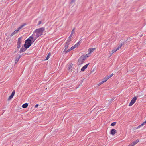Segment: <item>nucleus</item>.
<instances>
[{"instance_id":"72a5a7b5","label":"nucleus","mask_w":146,"mask_h":146,"mask_svg":"<svg viewBox=\"0 0 146 146\" xmlns=\"http://www.w3.org/2000/svg\"><path fill=\"white\" fill-rule=\"evenodd\" d=\"M15 94V90H14L13 91V92H12V93L11 94L12 95H13V96H14V95Z\"/></svg>"},{"instance_id":"f03ea898","label":"nucleus","mask_w":146,"mask_h":146,"mask_svg":"<svg viewBox=\"0 0 146 146\" xmlns=\"http://www.w3.org/2000/svg\"><path fill=\"white\" fill-rule=\"evenodd\" d=\"M33 42L31 39H27L25 40L24 46L26 48H28L31 45Z\"/></svg>"},{"instance_id":"423d86ee","label":"nucleus","mask_w":146,"mask_h":146,"mask_svg":"<svg viewBox=\"0 0 146 146\" xmlns=\"http://www.w3.org/2000/svg\"><path fill=\"white\" fill-rule=\"evenodd\" d=\"M26 48L24 47L23 46L21 48L20 50V53H21L22 52H23L26 50Z\"/></svg>"},{"instance_id":"58836bf2","label":"nucleus","mask_w":146,"mask_h":146,"mask_svg":"<svg viewBox=\"0 0 146 146\" xmlns=\"http://www.w3.org/2000/svg\"><path fill=\"white\" fill-rule=\"evenodd\" d=\"M143 124V125L146 124V121L144 122Z\"/></svg>"},{"instance_id":"bb28decb","label":"nucleus","mask_w":146,"mask_h":146,"mask_svg":"<svg viewBox=\"0 0 146 146\" xmlns=\"http://www.w3.org/2000/svg\"><path fill=\"white\" fill-rule=\"evenodd\" d=\"M76 47H77L76 46V45H75L74 46L71 47V48L72 49V50H73Z\"/></svg>"},{"instance_id":"e433bc0d","label":"nucleus","mask_w":146,"mask_h":146,"mask_svg":"<svg viewBox=\"0 0 146 146\" xmlns=\"http://www.w3.org/2000/svg\"><path fill=\"white\" fill-rule=\"evenodd\" d=\"M41 21H39L38 25H40V24H41Z\"/></svg>"},{"instance_id":"ddd939ff","label":"nucleus","mask_w":146,"mask_h":146,"mask_svg":"<svg viewBox=\"0 0 146 146\" xmlns=\"http://www.w3.org/2000/svg\"><path fill=\"white\" fill-rule=\"evenodd\" d=\"M124 42H123L121 44L119 45L118 47L116 49L117 50H118L120 48L122 47L123 45H124Z\"/></svg>"},{"instance_id":"9d476101","label":"nucleus","mask_w":146,"mask_h":146,"mask_svg":"<svg viewBox=\"0 0 146 146\" xmlns=\"http://www.w3.org/2000/svg\"><path fill=\"white\" fill-rule=\"evenodd\" d=\"M116 133V131L115 129H113L111 130L110 131V133L112 135H113Z\"/></svg>"},{"instance_id":"4c0bfd02","label":"nucleus","mask_w":146,"mask_h":146,"mask_svg":"<svg viewBox=\"0 0 146 146\" xmlns=\"http://www.w3.org/2000/svg\"><path fill=\"white\" fill-rule=\"evenodd\" d=\"M18 49H17V50L15 49V50L14 52V53H16L18 51Z\"/></svg>"},{"instance_id":"49530a36","label":"nucleus","mask_w":146,"mask_h":146,"mask_svg":"<svg viewBox=\"0 0 146 146\" xmlns=\"http://www.w3.org/2000/svg\"><path fill=\"white\" fill-rule=\"evenodd\" d=\"M113 100V99H111V101H112Z\"/></svg>"},{"instance_id":"a18cd8bd","label":"nucleus","mask_w":146,"mask_h":146,"mask_svg":"<svg viewBox=\"0 0 146 146\" xmlns=\"http://www.w3.org/2000/svg\"><path fill=\"white\" fill-rule=\"evenodd\" d=\"M71 37H70V36L69 37V39H71Z\"/></svg>"},{"instance_id":"7c9ffc66","label":"nucleus","mask_w":146,"mask_h":146,"mask_svg":"<svg viewBox=\"0 0 146 146\" xmlns=\"http://www.w3.org/2000/svg\"><path fill=\"white\" fill-rule=\"evenodd\" d=\"M104 79H105V80L106 81H107L109 78H108V77H105L104 78Z\"/></svg>"},{"instance_id":"2eb2a0df","label":"nucleus","mask_w":146,"mask_h":146,"mask_svg":"<svg viewBox=\"0 0 146 146\" xmlns=\"http://www.w3.org/2000/svg\"><path fill=\"white\" fill-rule=\"evenodd\" d=\"M51 53L50 52H49L47 56L46 57V58L44 60H48L49 58L50 57V55H51Z\"/></svg>"},{"instance_id":"c85d7f7f","label":"nucleus","mask_w":146,"mask_h":146,"mask_svg":"<svg viewBox=\"0 0 146 146\" xmlns=\"http://www.w3.org/2000/svg\"><path fill=\"white\" fill-rule=\"evenodd\" d=\"M80 41H79L75 45H76V46L77 47L79 45H80Z\"/></svg>"},{"instance_id":"f704fd0d","label":"nucleus","mask_w":146,"mask_h":146,"mask_svg":"<svg viewBox=\"0 0 146 146\" xmlns=\"http://www.w3.org/2000/svg\"><path fill=\"white\" fill-rule=\"evenodd\" d=\"M84 56H86V58H88V57H89V54H87L86 55H84Z\"/></svg>"},{"instance_id":"412c9836","label":"nucleus","mask_w":146,"mask_h":146,"mask_svg":"<svg viewBox=\"0 0 146 146\" xmlns=\"http://www.w3.org/2000/svg\"><path fill=\"white\" fill-rule=\"evenodd\" d=\"M75 28H74L72 30L71 33V34L70 35V37H72V35H73L74 34V30H75Z\"/></svg>"},{"instance_id":"79ce46f5","label":"nucleus","mask_w":146,"mask_h":146,"mask_svg":"<svg viewBox=\"0 0 146 146\" xmlns=\"http://www.w3.org/2000/svg\"><path fill=\"white\" fill-rule=\"evenodd\" d=\"M131 39V38H128L127 39V40H126V41L125 42L127 41V40H130Z\"/></svg>"},{"instance_id":"f8f14e48","label":"nucleus","mask_w":146,"mask_h":146,"mask_svg":"<svg viewBox=\"0 0 146 146\" xmlns=\"http://www.w3.org/2000/svg\"><path fill=\"white\" fill-rule=\"evenodd\" d=\"M22 37H19L18 40V41L17 42V44H21V40H22Z\"/></svg>"},{"instance_id":"a19ab883","label":"nucleus","mask_w":146,"mask_h":146,"mask_svg":"<svg viewBox=\"0 0 146 146\" xmlns=\"http://www.w3.org/2000/svg\"><path fill=\"white\" fill-rule=\"evenodd\" d=\"M81 86V84H79L78 87L77 88H78L79 87H80V86Z\"/></svg>"},{"instance_id":"6e6552de","label":"nucleus","mask_w":146,"mask_h":146,"mask_svg":"<svg viewBox=\"0 0 146 146\" xmlns=\"http://www.w3.org/2000/svg\"><path fill=\"white\" fill-rule=\"evenodd\" d=\"M70 43H66L65 45V49L64 50V52H66V50L68 48V47Z\"/></svg>"},{"instance_id":"f257e3e1","label":"nucleus","mask_w":146,"mask_h":146,"mask_svg":"<svg viewBox=\"0 0 146 146\" xmlns=\"http://www.w3.org/2000/svg\"><path fill=\"white\" fill-rule=\"evenodd\" d=\"M44 30L45 28L44 27H42L37 29L34 31L33 34L32 35V36H34V37L35 38V39H34L33 42H34L37 38L42 35Z\"/></svg>"},{"instance_id":"c03bdc74","label":"nucleus","mask_w":146,"mask_h":146,"mask_svg":"<svg viewBox=\"0 0 146 146\" xmlns=\"http://www.w3.org/2000/svg\"><path fill=\"white\" fill-rule=\"evenodd\" d=\"M143 34H141L140 35V37H142L143 36Z\"/></svg>"},{"instance_id":"473e14b6","label":"nucleus","mask_w":146,"mask_h":146,"mask_svg":"<svg viewBox=\"0 0 146 146\" xmlns=\"http://www.w3.org/2000/svg\"><path fill=\"white\" fill-rule=\"evenodd\" d=\"M71 41V40L70 39H69L68 40L66 43H69L70 41Z\"/></svg>"},{"instance_id":"7ed1b4c3","label":"nucleus","mask_w":146,"mask_h":146,"mask_svg":"<svg viewBox=\"0 0 146 146\" xmlns=\"http://www.w3.org/2000/svg\"><path fill=\"white\" fill-rule=\"evenodd\" d=\"M137 99V97L136 96H134L130 102L129 106H132L135 102Z\"/></svg>"},{"instance_id":"393cba45","label":"nucleus","mask_w":146,"mask_h":146,"mask_svg":"<svg viewBox=\"0 0 146 146\" xmlns=\"http://www.w3.org/2000/svg\"><path fill=\"white\" fill-rule=\"evenodd\" d=\"M143 125H144L143 124V123H142L140 125H139L136 128V129H138Z\"/></svg>"},{"instance_id":"1a4fd4ad","label":"nucleus","mask_w":146,"mask_h":146,"mask_svg":"<svg viewBox=\"0 0 146 146\" xmlns=\"http://www.w3.org/2000/svg\"><path fill=\"white\" fill-rule=\"evenodd\" d=\"M26 25L25 24H24L21 25L19 27L17 30H16L18 32V31L21 29L22 27H23L25 25Z\"/></svg>"},{"instance_id":"9b49d317","label":"nucleus","mask_w":146,"mask_h":146,"mask_svg":"<svg viewBox=\"0 0 146 146\" xmlns=\"http://www.w3.org/2000/svg\"><path fill=\"white\" fill-rule=\"evenodd\" d=\"M139 141V139H137L136 141L133 142L131 143V144L132 145V146H134Z\"/></svg>"},{"instance_id":"0eeeda50","label":"nucleus","mask_w":146,"mask_h":146,"mask_svg":"<svg viewBox=\"0 0 146 146\" xmlns=\"http://www.w3.org/2000/svg\"><path fill=\"white\" fill-rule=\"evenodd\" d=\"M21 56H19L18 55L17 56L16 58V59L15 60V64H16L18 61L19 60V59L20 58H21Z\"/></svg>"},{"instance_id":"2f4dec72","label":"nucleus","mask_w":146,"mask_h":146,"mask_svg":"<svg viewBox=\"0 0 146 146\" xmlns=\"http://www.w3.org/2000/svg\"><path fill=\"white\" fill-rule=\"evenodd\" d=\"M104 83V82L103 81H102V82H100L99 84H98V85L99 86H100V85H101V84H102L103 83Z\"/></svg>"},{"instance_id":"4be33fe9","label":"nucleus","mask_w":146,"mask_h":146,"mask_svg":"<svg viewBox=\"0 0 146 146\" xmlns=\"http://www.w3.org/2000/svg\"><path fill=\"white\" fill-rule=\"evenodd\" d=\"M13 96L11 94L10 96L8 98V100H9L11 99L13 97Z\"/></svg>"},{"instance_id":"4468645a","label":"nucleus","mask_w":146,"mask_h":146,"mask_svg":"<svg viewBox=\"0 0 146 146\" xmlns=\"http://www.w3.org/2000/svg\"><path fill=\"white\" fill-rule=\"evenodd\" d=\"M28 104L27 103H25L22 105V107L23 108H25L27 107Z\"/></svg>"},{"instance_id":"a878e982","label":"nucleus","mask_w":146,"mask_h":146,"mask_svg":"<svg viewBox=\"0 0 146 146\" xmlns=\"http://www.w3.org/2000/svg\"><path fill=\"white\" fill-rule=\"evenodd\" d=\"M113 75V73H112L111 74H110V75H109L108 76V78H110Z\"/></svg>"},{"instance_id":"f3484780","label":"nucleus","mask_w":146,"mask_h":146,"mask_svg":"<svg viewBox=\"0 0 146 146\" xmlns=\"http://www.w3.org/2000/svg\"><path fill=\"white\" fill-rule=\"evenodd\" d=\"M73 66V64H70V65L68 67V69L69 70H70L71 71H72L73 70L72 68V66Z\"/></svg>"},{"instance_id":"20e7f679","label":"nucleus","mask_w":146,"mask_h":146,"mask_svg":"<svg viewBox=\"0 0 146 146\" xmlns=\"http://www.w3.org/2000/svg\"><path fill=\"white\" fill-rule=\"evenodd\" d=\"M78 61V63L79 65L82 64L84 62V60H82V59L80 57L79 58Z\"/></svg>"},{"instance_id":"cd10ccee","label":"nucleus","mask_w":146,"mask_h":146,"mask_svg":"<svg viewBox=\"0 0 146 146\" xmlns=\"http://www.w3.org/2000/svg\"><path fill=\"white\" fill-rule=\"evenodd\" d=\"M116 124V122H113L111 124V126H114V125H115Z\"/></svg>"},{"instance_id":"39448f33","label":"nucleus","mask_w":146,"mask_h":146,"mask_svg":"<svg viewBox=\"0 0 146 146\" xmlns=\"http://www.w3.org/2000/svg\"><path fill=\"white\" fill-rule=\"evenodd\" d=\"M89 64V63H88L85 66H84L83 67H82L81 69V71H84L85 70V69H86L88 65Z\"/></svg>"},{"instance_id":"c756f323","label":"nucleus","mask_w":146,"mask_h":146,"mask_svg":"<svg viewBox=\"0 0 146 146\" xmlns=\"http://www.w3.org/2000/svg\"><path fill=\"white\" fill-rule=\"evenodd\" d=\"M20 47V44H17V48H19Z\"/></svg>"},{"instance_id":"dca6fc26","label":"nucleus","mask_w":146,"mask_h":146,"mask_svg":"<svg viewBox=\"0 0 146 146\" xmlns=\"http://www.w3.org/2000/svg\"><path fill=\"white\" fill-rule=\"evenodd\" d=\"M34 36H33L32 35L28 39H31V40H32V42H33V40H34V39H35V38H34Z\"/></svg>"},{"instance_id":"a211bd4d","label":"nucleus","mask_w":146,"mask_h":146,"mask_svg":"<svg viewBox=\"0 0 146 146\" xmlns=\"http://www.w3.org/2000/svg\"><path fill=\"white\" fill-rule=\"evenodd\" d=\"M80 57L84 61L86 58V56H84V55H83Z\"/></svg>"},{"instance_id":"c9c22d12","label":"nucleus","mask_w":146,"mask_h":146,"mask_svg":"<svg viewBox=\"0 0 146 146\" xmlns=\"http://www.w3.org/2000/svg\"><path fill=\"white\" fill-rule=\"evenodd\" d=\"M75 0H71V3H72L73 2H74L75 1Z\"/></svg>"},{"instance_id":"5701e85b","label":"nucleus","mask_w":146,"mask_h":146,"mask_svg":"<svg viewBox=\"0 0 146 146\" xmlns=\"http://www.w3.org/2000/svg\"><path fill=\"white\" fill-rule=\"evenodd\" d=\"M72 50V48L71 47L67 51H66V52H65V53H66L67 52H69V51H71V50Z\"/></svg>"},{"instance_id":"37998d69","label":"nucleus","mask_w":146,"mask_h":146,"mask_svg":"<svg viewBox=\"0 0 146 146\" xmlns=\"http://www.w3.org/2000/svg\"><path fill=\"white\" fill-rule=\"evenodd\" d=\"M102 81H104V82L106 81V80H105V79H104H104H103V80Z\"/></svg>"},{"instance_id":"ea45409f","label":"nucleus","mask_w":146,"mask_h":146,"mask_svg":"<svg viewBox=\"0 0 146 146\" xmlns=\"http://www.w3.org/2000/svg\"><path fill=\"white\" fill-rule=\"evenodd\" d=\"M38 106V104H36V105L35 106V108H37V107Z\"/></svg>"},{"instance_id":"6ab92c4d","label":"nucleus","mask_w":146,"mask_h":146,"mask_svg":"<svg viewBox=\"0 0 146 146\" xmlns=\"http://www.w3.org/2000/svg\"><path fill=\"white\" fill-rule=\"evenodd\" d=\"M17 32L15 30L10 35L11 36H12L14 34L16 33Z\"/></svg>"},{"instance_id":"b1692460","label":"nucleus","mask_w":146,"mask_h":146,"mask_svg":"<svg viewBox=\"0 0 146 146\" xmlns=\"http://www.w3.org/2000/svg\"><path fill=\"white\" fill-rule=\"evenodd\" d=\"M117 50L116 49V50H113L112 51V53L111 54V55L114 52H115L116 51H117Z\"/></svg>"},{"instance_id":"aec40b11","label":"nucleus","mask_w":146,"mask_h":146,"mask_svg":"<svg viewBox=\"0 0 146 146\" xmlns=\"http://www.w3.org/2000/svg\"><path fill=\"white\" fill-rule=\"evenodd\" d=\"M95 49L94 48H90L89 49V50L90 52H93Z\"/></svg>"}]
</instances>
